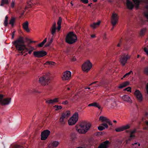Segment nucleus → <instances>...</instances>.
Listing matches in <instances>:
<instances>
[{"instance_id":"1","label":"nucleus","mask_w":148,"mask_h":148,"mask_svg":"<svg viewBox=\"0 0 148 148\" xmlns=\"http://www.w3.org/2000/svg\"><path fill=\"white\" fill-rule=\"evenodd\" d=\"M36 41H32L30 39L27 38H25V41L24 40V38L20 36L15 41L12 42L13 44L15 46L17 50L19 51H21V55L23 54L25 52L24 51L25 48V45H24L25 42H26L28 45L31 43L36 42Z\"/></svg>"},{"instance_id":"2","label":"nucleus","mask_w":148,"mask_h":148,"mask_svg":"<svg viewBox=\"0 0 148 148\" xmlns=\"http://www.w3.org/2000/svg\"><path fill=\"white\" fill-rule=\"evenodd\" d=\"M77 40V36L73 32H69L66 36V42L70 44L75 43Z\"/></svg>"},{"instance_id":"3","label":"nucleus","mask_w":148,"mask_h":148,"mask_svg":"<svg viewBox=\"0 0 148 148\" xmlns=\"http://www.w3.org/2000/svg\"><path fill=\"white\" fill-rule=\"evenodd\" d=\"M91 126V124L89 123L83 122L80 125L81 129H77V130L79 133L85 134L89 130Z\"/></svg>"},{"instance_id":"4","label":"nucleus","mask_w":148,"mask_h":148,"mask_svg":"<svg viewBox=\"0 0 148 148\" xmlns=\"http://www.w3.org/2000/svg\"><path fill=\"white\" fill-rule=\"evenodd\" d=\"M50 79L48 75H43V77L39 78V81L43 85L48 84L50 82Z\"/></svg>"},{"instance_id":"5","label":"nucleus","mask_w":148,"mask_h":148,"mask_svg":"<svg viewBox=\"0 0 148 148\" xmlns=\"http://www.w3.org/2000/svg\"><path fill=\"white\" fill-rule=\"evenodd\" d=\"M78 119V114L77 112H75L69 119L68 123L69 125H73L75 124L77 121Z\"/></svg>"},{"instance_id":"6","label":"nucleus","mask_w":148,"mask_h":148,"mask_svg":"<svg viewBox=\"0 0 148 148\" xmlns=\"http://www.w3.org/2000/svg\"><path fill=\"white\" fill-rule=\"evenodd\" d=\"M92 66V64L89 61L85 62L82 65V68L83 71L88 72Z\"/></svg>"},{"instance_id":"7","label":"nucleus","mask_w":148,"mask_h":148,"mask_svg":"<svg viewBox=\"0 0 148 148\" xmlns=\"http://www.w3.org/2000/svg\"><path fill=\"white\" fill-rule=\"evenodd\" d=\"M130 57L128 55H123L121 56L120 58V62L123 66H124L127 62V60L130 58Z\"/></svg>"},{"instance_id":"8","label":"nucleus","mask_w":148,"mask_h":148,"mask_svg":"<svg viewBox=\"0 0 148 148\" xmlns=\"http://www.w3.org/2000/svg\"><path fill=\"white\" fill-rule=\"evenodd\" d=\"M70 115V112L69 111H67L62 113L60 119V122L63 123H64V119H67L68 118L69 116Z\"/></svg>"},{"instance_id":"9","label":"nucleus","mask_w":148,"mask_h":148,"mask_svg":"<svg viewBox=\"0 0 148 148\" xmlns=\"http://www.w3.org/2000/svg\"><path fill=\"white\" fill-rule=\"evenodd\" d=\"M118 20V17L117 14L113 13L112 14L111 20V23L112 25L114 26L117 23Z\"/></svg>"},{"instance_id":"10","label":"nucleus","mask_w":148,"mask_h":148,"mask_svg":"<svg viewBox=\"0 0 148 148\" xmlns=\"http://www.w3.org/2000/svg\"><path fill=\"white\" fill-rule=\"evenodd\" d=\"M50 133V132L48 130H46L42 132L41 134V140H45L48 136Z\"/></svg>"},{"instance_id":"11","label":"nucleus","mask_w":148,"mask_h":148,"mask_svg":"<svg viewBox=\"0 0 148 148\" xmlns=\"http://www.w3.org/2000/svg\"><path fill=\"white\" fill-rule=\"evenodd\" d=\"M134 95L137 99L140 101L143 100V97L142 93L138 90H136L135 91Z\"/></svg>"},{"instance_id":"12","label":"nucleus","mask_w":148,"mask_h":148,"mask_svg":"<svg viewBox=\"0 0 148 148\" xmlns=\"http://www.w3.org/2000/svg\"><path fill=\"white\" fill-rule=\"evenodd\" d=\"M135 7L137 9H138L140 7V3H147L148 1L147 0H133Z\"/></svg>"},{"instance_id":"13","label":"nucleus","mask_w":148,"mask_h":148,"mask_svg":"<svg viewBox=\"0 0 148 148\" xmlns=\"http://www.w3.org/2000/svg\"><path fill=\"white\" fill-rule=\"evenodd\" d=\"M71 75V73L69 71H66L64 73L62 79L63 80H69L70 78Z\"/></svg>"},{"instance_id":"14","label":"nucleus","mask_w":148,"mask_h":148,"mask_svg":"<svg viewBox=\"0 0 148 148\" xmlns=\"http://www.w3.org/2000/svg\"><path fill=\"white\" fill-rule=\"evenodd\" d=\"M11 98H7L3 99L0 104L2 106L9 104L11 102Z\"/></svg>"},{"instance_id":"15","label":"nucleus","mask_w":148,"mask_h":148,"mask_svg":"<svg viewBox=\"0 0 148 148\" xmlns=\"http://www.w3.org/2000/svg\"><path fill=\"white\" fill-rule=\"evenodd\" d=\"M99 120L101 121L102 122H105L108 123L111 126L112 125V124L110 120L106 117L101 116L99 117Z\"/></svg>"},{"instance_id":"16","label":"nucleus","mask_w":148,"mask_h":148,"mask_svg":"<svg viewBox=\"0 0 148 148\" xmlns=\"http://www.w3.org/2000/svg\"><path fill=\"white\" fill-rule=\"evenodd\" d=\"M130 128V126L129 125H123L120 127H118L115 129V131L117 132L122 131L124 130Z\"/></svg>"},{"instance_id":"17","label":"nucleus","mask_w":148,"mask_h":148,"mask_svg":"<svg viewBox=\"0 0 148 148\" xmlns=\"http://www.w3.org/2000/svg\"><path fill=\"white\" fill-rule=\"evenodd\" d=\"M109 143L110 142L108 140L104 141L99 145L98 148H108Z\"/></svg>"},{"instance_id":"18","label":"nucleus","mask_w":148,"mask_h":148,"mask_svg":"<svg viewBox=\"0 0 148 148\" xmlns=\"http://www.w3.org/2000/svg\"><path fill=\"white\" fill-rule=\"evenodd\" d=\"M126 4L127 8L131 10L133 9L134 6L132 2L130 0H126Z\"/></svg>"},{"instance_id":"19","label":"nucleus","mask_w":148,"mask_h":148,"mask_svg":"<svg viewBox=\"0 0 148 148\" xmlns=\"http://www.w3.org/2000/svg\"><path fill=\"white\" fill-rule=\"evenodd\" d=\"M23 27V29L27 32H29L30 30L29 28V23L27 21H26L23 23L22 25Z\"/></svg>"},{"instance_id":"20","label":"nucleus","mask_w":148,"mask_h":148,"mask_svg":"<svg viewBox=\"0 0 148 148\" xmlns=\"http://www.w3.org/2000/svg\"><path fill=\"white\" fill-rule=\"evenodd\" d=\"M59 102L58 98H56L53 99H49L46 101V103L48 104H53Z\"/></svg>"},{"instance_id":"21","label":"nucleus","mask_w":148,"mask_h":148,"mask_svg":"<svg viewBox=\"0 0 148 148\" xmlns=\"http://www.w3.org/2000/svg\"><path fill=\"white\" fill-rule=\"evenodd\" d=\"M47 54V52L43 50L38 51V58L43 57L46 55Z\"/></svg>"},{"instance_id":"22","label":"nucleus","mask_w":148,"mask_h":148,"mask_svg":"<svg viewBox=\"0 0 148 148\" xmlns=\"http://www.w3.org/2000/svg\"><path fill=\"white\" fill-rule=\"evenodd\" d=\"M59 143L57 141H54L51 142L49 145V148H51V146H52L54 147H56L59 145Z\"/></svg>"},{"instance_id":"23","label":"nucleus","mask_w":148,"mask_h":148,"mask_svg":"<svg viewBox=\"0 0 148 148\" xmlns=\"http://www.w3.org/2000/svg\"><path fill=\"white\" fill-rule=\"evenodd\" d=\"M101 21H99L97 23H94L92 24H91L90 26L93 29H95L99 25Z\"/></svg>"},{"instance_id":"24","label":"nucleus","mask_w":148,"mask_h":148,"mask_svg":"<svg viewBox=\"0 0 148 148\" xmlns=\"http://www.w3.org/2000/svg\"><path fill=\"white\" fill-rule=\"evenodd\" d=\"M62 21V18L60 17L59 18V19L57 22V24L58 25V27H57V29L58 30V31H59L60 29L61 28V23Z\"/></svg>"},{"instance_id":"25","label":"nucleus","mask_w":148,"mask_h":148,"mask_svg":"<svg viewBox=\"0 0 148 148\" xmlns=\"http://www.w3.org/2000/svg\"><path fill=\"white\" fill-rule=\"evenodd\" d=\"M147 29L146 28H143L141 29L140 32V35L141 36H143L146 32Z\"/></svg>"},{"instance_id":"26","label":"nucleus","mask_w":148,"mask_h":148,"mask_svg":"<svg viewBox=\"0 0 148 148\" xmlns=\"http://www.w3.org/2000/svg\"><path fill=\"white\" fill-rule=\"evenodd\" d=\"M122 99L125 101L130 102V97L127 95H125L122 97Z\"/></svg>"},{"instance_id":"27","label":"nucleus","mask_w":148,"mask_h":148,"mask_svg":"<svg viewBox=\"0 0 148 148\" xmlns=\"http://www.w3.org/2000/svg\"><path fill=\"white\" fill-rule=\"evenodd\" d=\"M129 84V83L128 82H126L123 84H121L118 87L119 88H123L126 87Z\"/></svg>"},{"instance_id":"28","label":"nucleus","mask_w":148,"mask_h":148,"mask_svg":"<svg viewBox=\"0 0 148 148\" xmlns=\"http://www.w3.org/2000/svg\"><path fill=\"white\" fill-rule=\"evenodd\" d=\"M15 19L14 17H12L11 18L10 20V21L9 24L11 25L12 27L14 26V23L15 22Z\"/></svg>"},{"instance_id":"29","label":"nucleus","mask_w":148,"mask_h":148,"mask_svg":"<svg viewBox=\"0 0 148 148\" xmlns=\"http://www.w3.org/2000/svg\"><path fill=\"white\" fill-rule=\"evenodd\" d=\"M47 40V38H45L42 42L41 43L38 44V47H42L45 44V43L46 42Z\"/></svg>"},{"instance_id":"30","label":"nucleus","mask_w":148,"mask_h":148,"mask_svg":"<svg viewBox=\"0 0 148 148\" xmlns=\"http://www.w3.org/2000/svg\"><path fill=\"white\" fill-rule=\"evenodd\" d=\"M28 92L29 94H34L37 92L36 89H30L28 90Z\"/></svg>"},{"instance_id":"31","label":"nucleus","mask_w":148,"mask_h":148,"mask_svg":"<svg viewBox=\"0 0 148 148\" xmlns=\"http://www.w3.org/2000/svg\"><path fill=\"white\" fill-rule=\"evenodd\" d=\"M9 4L8 0H1V6H3L4 4Z\"/></svg>"},{"instance_id":"32","label":"nucleus","mask_w":148,"mask_h":148,"mask_svg":"<svg viewBox=\"0 0 148 148\" xmlns=\"http://www.w3.org/2000/svg\"><path fill=\"white\" fill-rule=\"evenodd\" d=\"M25 49L27 50V51H29L28 53L29 54H31L32 52L34 50V48L32 47H31L30 49H28L25 48Z\"/></svg>"},{"instance_id":"33","label":"nucleus","mask_w":148,"mask_h":148,"mask_svg":"<svg viewBox=\"0 0 148 148\" xmlns=\"http://www.w3.org/2000/svg\"><path fill=\"white\" fill-rule=\"evenodd\" d=\"M56 28L51 27V33L53 36L56 32Z\"/></svg>"},{"instance_id":"34","label":"nucleus","mask_w":148,"mask_h":148,"mask_svg":"<svg viewBox=\"0 0 148 148\" xmlns=\"http://www.w3.org/2000/svg\"><path fill=\"white\" fill-rule=\"evenodd\" d=\"M98 103L97 102H94L92 103H91L88 105V106L89 107L90 106H94L95 107H97V105Z\"/></svg>"},{"instance_id":"35","label":"nucleus","mask_w":148,"mask_h":148,"mask_svg":"<svg viewBox=\"0 0 148 148\" xmlns=\"http://www.w3.org/2000/svg\"><path fill=\"white\" fill-rule=\"evenodd\" d=\"M54 107L56 108L55 110H61L62 107L61 106H58L57 105H56Z\"/></svg>"},{"instance_id":"36","label":"nucleus","mask_w":148,"mask_h":148,"mask_svg":"<svg viewBox=\"0 0 148 148\" xmlns=\"http://www.w3.org/2000/svg\"><path fill=\"white\" fill-rule=\"evenodd\" d=\"M8 17L6 16L5 17V20L4 21V25L5 26H7L8 24Z\"/></svg>"},{"instance_id":"37","label":"nucleus","mask_w":148,"mask_h":148,"mask_svg":"<svg viewBox=\"0 0 148 148\" xmlns=\"http://www.w3.org/2000/svg\"><path fill=\"white\" fill-rule=\"evenodd\" d=\"M55 64V62H52V61H47L45 64H49L50 65H54Z\"/></svg>"},{"instance_id":"38","label":"nucleus","mask_w":148,"mask_h":148,"mask_svg":"<svg viewBox=\"0 0 148 148\" xmlns=\"http://www.w3.org/2000/svg\"><path fill=\"white\" fill-rule=\"evenodd\" d=\"M143 72L145 74L148 75V66L144 68Z\"/></svg>"},{"instance_id":"39","label":"nucleus","mask_w":148,"mask_h":148,"mask_svg":"<svg viewBox=\"0 0 148 148\" xmlns=\"http://www.w3.org/2000/svg\"><path fill=\"white\" fill-rule=\"evenodd\" d=\"M98 129L100 131H102L105 129V127L101 124L98 127Z\"/></svg>"},{"instance_id":"40","label":"nucleus","mask_w":148,"mask_h":148,"mask_svg":"<svg viewBox=\"0 0 148 148\" xmlns=\"http://www.w3.org/2000/svg\"><path fill=\"white\" fill-rule=\"evenodd\" d=\"M14 148H23V147L18 145H15L14 146Z\"/></svg>"},{"instance_id":"41","label":"nucleus","mask_w":148,"mask_h":148,"mask_svg":"<svg viewBox=\"0 0 148 148\" xmlns=\"http://www.w3.org/2000/svg\"><path fill=\"white\" fill-rule=\"evenodd\" d=\"M132 138L130 137L128 139L126 140V144H128L129 142L130 141L132 140Z\"/></svg>"},{"instance_id":"42","label":"nucleus","mask_w":148,"mask_h":148,"mask_svg":"<svg viewBox=\"0 0 148 148\" xmlns=\"http://www.w3.org/2000/svg\"><path fill=\"white\" fill-rule=\"evenodd\" d=\"M144 51L148 55V46L147 47H145L144 49Z\"/></svg>"},{"instance_id":"43","label":"nucleus","mask_w":148,"mask_h":148,"mask_svg":"<svg viewBox=\"0 0 148 148\" xmlns=\"http://www.w3.org/2000/svg\"><path fill=\"white\" fill-rule=\"evenodd\" d=\"M71 137L73 139H74L76 138V135L75 133H72L71 135Z\"/></svg>"},{"instance_id":"44","label":"nucleus","mask_w":148,"mask_h":148,"mask_svg":"<svg viewBox=\"0 0 148 148\" xmlns=\"http://www.w3.org/2000/svg\"><path fill=\"white\" fill-rule=\"evenodd\" d=\"M131 88L130 87H127L126 88H125L124 90H126L127 91H128V92H131Z\"/></svg>"},{"instance_id":"45","label":"nucleus","mask_w":148,"mask_h":148,"mask_svg":"<svg viewBox=\"0 0 148 148\" xmlns=\"http://www.w3.org/2000/svg\"><path fill=\"white\" fill-rule=\"evenodd\" d=\"M101 125H102L103 126L105 127V128H108V126L107 124L106 123H103L101 124Z\"/></svg>"},{"instance_id":"46","label":"nucleus","mask_w":148,"mask_h":148,"mask_svg":"<svg viewBox=\"0 0 148 148\" xmlns=\"http://www.w3.org/2000/svg\"><path fill=\"white\" fill-rule=\"evenodd\" d=\"M4 97V95L2 94H0V103L3 100V98Z\"/></svg>"},{"instance_id":"47","label":"nucleus","mask_w":148,"mask_h":148,"mask_svg":"<svg viewBox=\"0 0 148 148\" xmlns=\"http://www.w3.org/2000/svg\"><path fill=\"white\" fill-rule=\"evenodd\" d=\"M15 5V2L14 1H12L10 4L11 7L12 8H14Z\"/></svg>"},{"instance_id":"48","label":"nucleus","mask_w":148,"mask_h":148,"mask_svg":"<svg viewBox=\"0 0 148 148\" xmlns=\"http://www.w3.org/2000/svg\"><path fill=\"white\" fill-rule=\"evenodd\" d=\"M32 7V5H27L25 6V10L26 9Z\"/></svg>"},{"instance_id":"49","label":"nucleus","mask_w":148,"mask_h":148,"mask_svg":"<svg viewBox=\"0 0 148 148\" xmlns=\"http://www.w3.org/2000/svg\"><path fill=\"white\" fill-rule=\"evenodd\" d=\"M86 147V145H83L82 147H76V148H85Z\"/></svg>"},{"instance_id":"50","label":"nucleus","mask_w":148,"mask_h":148,"mask_svg":"<svg viewBox=\"0 0 148 148\" xmlns=\"http://www.w3.org/2000/svg\"><path fill=\"white\" fill-rule=\"evenodd\" d=\"M68 101L67 100H66L65 101L62 102V103L66 105L68 103Z\"/></svg>"},{"instance_id":"51","label":"nucleus","mask_w":148,"mask_h":148,"mask_svg":"<svg viewBox=\"0 0 148 148\" xmlns=\"http://www.w3.org/2000/svg\"><path fill=\"white\" fill-rule=\"evenodd\" d=\"M81 1L84 3H87L88 2V0H81Z\"/></svg>"},{"instance_id":"52","label":"nucleus","mask_w":148,"mask_h":148,"mask_svg":"<svg viewBox=\"0 0 148 148\" xmlns=\"http://www.w3.org/2000/svg\"><path fill=\"white\" fill-rule=\"evenodd\" d=\"M71 60L72 61H75L76 60V59L75 57H73V58H71Z\"/></svg>"},{"instance_id":"53","label":"nucleus","mask_w":148,"mask_h":148,"mask_svg":"<svg viewBox=\"0 0 148 148\" xmlns=\"http://www.w3.org/2000/svg\"><path fill=\"white\" fill-rule=\"evenodd\" d=\"M51 44L49 43V42H48L47 43H46V44L45 45V47H48Z\"/></svg>"},{"instance_id":"54","label":"nucleus","mask_w":148,"mask_h":148,"mask_svg":"<svg viewBox=\"0 0 148 148\" xmlns=\"http://www.w3.org/2000/svg\"><path fill=\"white\" fill-rule=\"evenodd\" d=\"M136 129H134L131 132V133L133 134H134L136 132Z\"/></svg>"},{"instance_id":"55","label":"nucleus","mask_w":148,"mask_h":148,"mask_svg":"<svg viewBox=\"0 0 148 148\" xmlns=\"http://www.w3.org/2000/svg\"><path fill=\"white\" fill-rule=\"evenodd\" d=\"M146 88L147 91V93L148 94V83H147V85L146 86Z\"/></svg>"},{"instance_id":"56","label":"nucleus","mask_w":148,"mask_h":148,"mask_svg":"<svg viewBox=\"0 0 148 148\" xmlns=\"http://www.w3.org/2000/svg\"><path fill=\"white\" fill-rule=\"evenodd\" d=\"M27 5H32V2L30 1H29L27 2Z\"/></svg>"},{"instance_id":"57","label":"nucleus","mask_w":148,"mask_h":148,"mask_svg":"<svg viewBox=\"0 0 148 148\" xmlns=\"http://www.w3.org/2000/svg\"><path fill=\"white\" fill-rule=\"evenodd\" d=\"M97 107H96L98 108L99 110H101V107L100 106L99 104L98 103L97 105Z\"/></svg>"},{"instance_id":"58","label":"nucleus","mask_w":148,"mask_h":148,"mask_svg":"<svg viewBox=\"0 0 148 148\" xmlns=\"http://www.w3.org/2000/svg\"><path fill=\"white\" fill-rule=\"evenodd\" d=\"M34 55L36 57H37V51H35L34 53Z\"/></svg>"},{"instance_id":"59","label":"nucleus","mask_w":148,"mask_h":148,"mask_svg":"<svg viewBox=\"0 0 148 148\" xmlns=\"http://www.w3.org/2000/svg\"><path fill=\"white\" fill-rule=\"evenodd\" d=\"M121 43V40H120L119 43L118 45H117V46L118 47H119L120 46V45Z\"/></svg>"},{"instance_id":"60","label":"nucleus","mask_w":148,"mask_h":148,"mask_svg":"<svg viewBox=\"0 0 148 148\" xmlns=\"http://www.w3.org/2000/svg\"><path fill=\"white\" fill-rule=\"evenodd\" d=\"M135 137V136L133 134L130 133V137L132 138Z\"/></svg>"},{"instance_id":"61","label":"nucleus","mask_w":148,"mask_h":148,"mask_svg":"<svg viewBox=\"0 0 148 148\" xmlns=\"http://www.w3.org/2000/svg\"><path fill=\"white\" fill-rule=\"evenodd\" d=\"M132 71H131L129 72L126 73L125 74V75H126V76H129V75H130V74L131 73H132Z\"/></svg>"},{"instance_id":"62","label":"nucleus","mask_w":148,"mask_h":148,"mask_svg":"<svg viewBox=\"0 0 148 148\" xmlns=\"http://www.w3.org/2000/svg\"><path fill=\"white\" fill-rule=\"evenodd\" d=\"M51 27L52 28H56V23H55L53 25L52 27Z\"/></svg>"},{"instance_id":"63","label":"nucleus","mask_w":148,"mask_h":148,"mask_svg":"<svg viewBox=\"0 0 148 148\" xmlns=\"http://www.w3.org/2000/svg\"><path fill=\"white\" fill-rule=\"evenodd\" d=\"M53 38H51L50 41L49 42L50 44H51L53 41Z\"/></svg>"},{"instance_id":"64","label":"nucleus","mask_w":148,"mask_h":148,"mask_svg":"<svg viewBox=\"0 0 148 148\" xmlns=\"http://www.w3.org/2000/svg\"><path fill=\"white\" fill-rule=\"evenodd\" d=\"M14 33H15V32H13L12 33V39L14 38Z\"/></svg>"}]
</instances>
